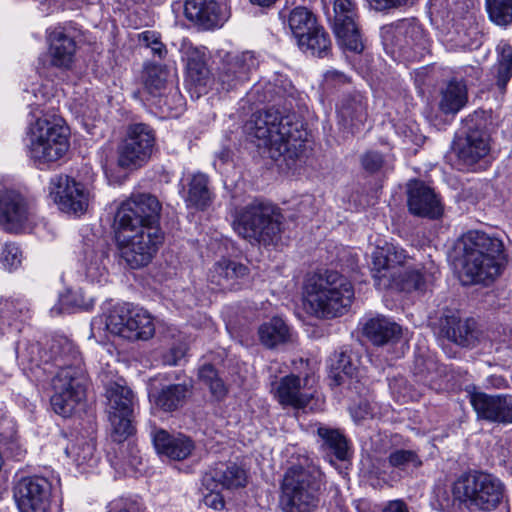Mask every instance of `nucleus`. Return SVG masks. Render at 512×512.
Returning a JSON list of instances; mask_svg holds the SVG:
<instances>
[{
  "label": "nucleus",
  "instance_id": "nucleus-33",
  "mask_svg": "<svg viewBox=\"0 0 512 512\" xmlns=\"http://www.w3.org/2000/svg\"><path fill=\"white\" fill-rule=\"evenodd\" d=\"M248 480L247 471L234 462L219 463L203 478V485L209 488V482L215 483V488L233 490L246 486Z\"/></svg>",
  "mask_w": 512,
  "mask_h": 512
},
{
  "label": "nucleus",
  "instance_id": "nucleus-10",
  "mask_svg": "<svg viewBox=\"0 0 512 512\" xmlns=\"http://www.w3.org/2000/svg\"><path fill=\"white\" fill-rule=\"evenodd\" d=\"M107 413L111 438L117 444L128 439V388L126 380L118 378L106 386Z\"/></svg>",
  "mask_w": 512,
  "mask_h": 512
},
{
  "label": "nucleus",
  "instance_id": "nucleus-56",
  "mask_svg": "<svg viewBox=\"0 0 512 512\" xmlns=\"http://www.w3.org/2000/svg\"><path fill=\"white\" fill-rule=\"evenodd\" d=\"M51 97V89L47 84H33L30 89H24L23 99L35 110L48 102Z\"/></svg>",
  "mask_w": 512,
  "mask_h": 512
},
{
  "label": "nucleus",
  "instance_id": "nucleus-50",
  "mask_svg": "<svg viewBox=\"0 0 512 512\" xmlns=\"http://www.w3.org/2000/svg\"><path fill=\"white\" fill-rule=\"evenodd\" d=\"M188 388L184 384L169 385L162 389L156 403L165 411L176 410L187 396Z\"/></svg>",
  "mask_w": 512,
  "mask_h": 512
},
{
  "label": "nucleus",
  "instance_id": "nucleus-2",
  "mask_svg": "<svg viewBox=\"0 0 512 512\" xmlns=\"http://www.w3.org/2000/svg\"><path fill=\"white\" fill-rule=\"evenodd\" d=\"M54 348L58 354L53 365L59 370L52 380L51 406L56 414L66 418L85 400L89 378L78 347L72 341L61 338Z\"/></svg>",
  "mask_w": 512,
  "mask_h": 512
},
{
  "label": "nucleus",
  "instance_id": "nucleus-21",
  "mask_svg": "<svg viewBox=\"0 0 512 512\" xmlns=\"http://www.w3.org/2000/svg\"><path fill=\"white\" fill-rule=\"evenodd\" d=\"M164 235L158 225H144L130 236V269L148 265L159 247Z\"/></svg>",
  "mask_w": 512,
  "mask_h": 512
},
{
  "label": "nucleus",
  "instance_id": "nucleus-13",
  "mask_svg": "<svg viewBox=\"0 0 512 512\" xmlns=\"http://www.w3.org/2000/svg\"><path fill=\"white\" fill-rule=\"evenodd\" d=\"M381 36L386 49L406 54L416 46L424 47L426 35L415 19H402L382 28Z\"/></svg>",
  "mask_w": 512,
  "mask_h": 512
},
{
  "label": "nucleus",
  "instance_id": "nucleus-45",
  "mask_svg": "<svg viewBox=\"0 0 512 512\" xmlns=\"http://www.w3.org/2000/svg\"><path fill=\"white\" fill-rule=\"evenodd\" d=\"M317 434L321 439L322 449L338 460H345L348 456V442L345 436L338 430L330 427L320 426Z\"/></svg>",
  "mask_w": 512,
  "mask_h": 512
},
{
  "label": "nucleus",
  "instance_id": "nucleus-28",
  "mask_svg": "<svg viewBox=\"0 0 512 512\" xmlns=\"http://www.w3.org/2000/svg\"><path fill=\"white\" fill-rule=\"evenodd\" d=\"M28 313L24 299L0 296V340L19 332Z\"/></svg>",
  "mask_w": 512,
  "mask_h": 512
},
{
  "label": "nucleus",
  "instance_id": "nucleus-63",
  "mask_svg": "<svg viewBox=\"0 0 512 512\" xmlns=\"http://www.w3.org/2000/svg\"><path fill=\"white\" fill-rule=\"evenodd\" d=\"M207 386L209 387L211 393L218 399L226 395L227 389L224 382L219 377H216L214 380L209 382Z\"/></svg>",
  "mask_w": 512,
  "mask_h": 512
},
{
  "label": "nucleus",
  "instance_id": "nucleus-51",
  "mask_svg": "<svg viewBox=\"0 0 512 512\" xmlns=\"http://www.w3.org/2000/svg\"><path fill=\"white\" fill-rule=\"evenodd\" d=\"M356 369L350 355L345 352L335 353L331 358V372L336 385L344 384L345 378H352Z\"/></svg>",
  "mask_w": 512,
  "mask_h": 512
},
{
  "label": "nucleus",
  "instance_id": "nucleus-19",
  "mask_svg": "<svg viewBox=\"0 0 512 512\" xmlns=\"http://www.w3.org/2000/svg\"><path fill=\"white\" fill-rule=\"evenodd\" d=\"M472 405L477 418L490 423H512V395H490L484 392L470 394Z\"/></svg>",
  "mask_w": 512,
  "mask_h": 512
},
{
  "label": "nucleus",
  "instance_id": "nucleus-11",
  "mask_svg": "<svg viewBox=\"0 0 512 512\" xmlns=\"http://www.w3.org/2000/svg\"><path fill=\"white\" fill-rule=\"evenodd\" d=\"M108 305L103 314L92 319L91 337L103 342L109 334L115 345L125 344L128 337V307L125 303Z\"/></svg>",
  "mask_w": 512,
  "mask_h": 512
},
{
  "label": "nucleus",
  "instance_id": "nucleus-29",
  "mask_svg": "<svg viewBox=\"0 0 512 512\" xmlns=\"http://www.w3.org/2000/svg\"><path fill=\"white\" fill-rule=\"evenodd\" d=\"M339 123L352 132L367 120V98L360 92L344 95L337 104Z\"/></svg>",
  "mask_w": 512,
  "mask_h": 512
},
{
  "label": "nucleus",
  "instance_id": "nucleus-22",
  "mask_svg": "<svg viewBox=\"0 0 512 512\" xmlns=\"http://www.w3.org/2000/svg\"><path fill=\"white\" fill-rule=\"evenodd\" d=\"M100 162L108 184L121 186L128 177V141H111L99 152Z\"/></svg>",
  "mask_w": 512,
  "mask_h": 512
},
{
  "label": "nucleus",
  "instance_id": "nucleus-47",
  "mask_svg": "<svg viewBox=\"0 0 512 512\" xmlns=\"http://www.w3.org/2000/svg\"><path fill=\"white\" fill-rule=\"evenodd\" d=\"M498 60L491 73L496 79V85L500 91H505L506 85L512 77V46L501 43L497 47Z\"/></svg>",
  "mask_w": 512,
  "mask_h": 512
},
{
  "label": "nucleus",
  "instance_id": "nucleus-52",
  "mask_svg": "<svg viewBox=\"0 0 512 512\" xmlns=\"http://www.w3.org/2000/svg\"><path fill=\"white\" fill-rule=\"evenodd\" d=\"M490 19L499 26L512 23V0H486Z\"/></svg>",
  "mask_w": 512,
  "mask_h": 512
},
{
  "label": "nucleus",
  "instance_id": "nucleus-38",
  "mask_svg": "<svg viewBox=\"0 0 512 512\" xmlns=\"http://www.w3.org/2000/svg\"><path fill=\"white\" fill-rule=\"evenodd\" d=\"M290 87V82L280 77H277L274 82L261 80L247 93V99L253 105L282 99Z\"/></svg>",
  "mask_w": 512,
  "mask_h": 512
},
{
  "label": "nucleus",
  "instance_id": "nucleus-25",
  "mask_svg": "<svg viewBox=\"0 0 512 512\" xmlns=\"http://www.w3.org/2000/svg\"><path fill=\"white\" fill-rule=\"evenodd\" d=\"M407 204L409 211L419 217L437 219L443 214V205L438 195L420 181L409 184Z\"/></svg>",
  "mask_w": 512,
  "mask_h": 512
},
{
  "label": "nucleus",
  "instance_id": "nucleus-24",
  "mask_svg": "<svg viewBox=\"0 0 512 512\" xmlns=\"http://www.w3.org/2000/svg\"><path fill=\"white\" fill-rule=\"evenodd\" d=\"M473 121L472 118L467 120L468 130L456 143L458 158L467 166L484 158L490 150L489 135Z\"/></svg>",
  "mask_w": 512,
  "mask_h": 512
},
{
  "label": "nucleus",
  "instance_id": "nucleus-35",
  "mask_svg": "<svg viewBox=\"0 0 512 512\" xmlns=\"http://www.w3.org/2000/svg\"><path fill=\"white\" fill-rule=\"evenodd\" d=\"M153 444L159 454L173 460L187 458L194 449L193 441L187 436L182 434L171 436L163 429L154 432Z\"/></svg>",
  "mask_w": 512,
  "mask_h": 512
},
{
  "label": "nucleus",
  "instance_id": "nucleus-27",
  "mask_svg": "<svg viewBox=\"0 0 512 512\" xmlns=\"http://www.w3.org/2000/svg\"><path fill=\"white\" fill-rule=\"evenodd\" d=\"M50 64L60 69L71 68L77 49L76 42L66 30L55 27L48 34Z\"/></svg>",
  "mask_w": 512,
  "mask_h": 512
},
{
  "label": "nucleus",
  "instance_id": "nucleus-55",
  "mask_svg": "<svg viewBox=\"0 0 512 512\" xmlns=\"http://www.w3.org/2000/svg\"><path fill=\"white\" fill-rule=\"evenodd\" d=\"M153 103L160 109L168 112H179L183 105L184 99L175 84H170L168 90L153 100Z\"/></svg>",
  "mask_w": 512,
  "mask_h": 512
},
{
  "label": "nucleus",
  "instance_id": "nucleus-30",
  "mask_svg": "<svg viewBox=\"0 0 512 512\" xmlns=\"http://www.w3.org/2000/svg\"><path fill=\"white\" fill-rule=\"evenodd\" d=\"M272 391L281 405L295 409L305 408L312 398L311 393L304 391L300 377L294 374L286 375L273 383Z\"/></svg>",
  "mask_w": 512,
  "mask_h": 512
},
{
  "label": "nucleus",
  "instance_id": "nucleus-14",
  "mask_svg": "<svg viewBox=\"0 0 512 512\" xmlns=\"http://www.w3.org/2000/svg\"><path fill=\"white\" fill-rule=\"evenodd\" d=\"M51 485L43 477H24L14 486V499L20 512H47Z\"/></svg>",
  "mask_w": 512,
  "mask_h": 512
},
{
  "label": "nucleus",
  "instance_id": "nucleus-46",
  "mask_svg": "<svg viewBox=\"0 0 512 512\" xmlns=\"http://www.w3.org/2000/svg\"><path fill=\"white\" fill-rule=\"evenodd\" d=\"M170 84H175L169 71L161 65H150L145 70V89L153 98L162 96Z\"/></svg>",
  "mask_w": 512,
  "mask_h": 512
},
{
  "label": "nucleus",
  "instance_id": "nucleus-41",
  "mask_svg": "<svg viewBox=\"0 0 512 512\" xmlns=\"http://www.w3.org/2000/svg\"><path fill=\"white\" fill-rule=\"evenodd\" d=\"M107 253L102 244L93 248H86L84 252L85 276L91 283L102 284L108 279V270L105 265Z\"/></svg>",
  "mask_w": 512,
  "mask_h": 512
},
{
  "label": "nucleus",
  "instance_id": "nucleus-36",
  "mask_svg": "<svg viewBox=\"0 0 512 512\" xmlns=\"http://www.w3.org/2000/svg\"><path fill=\"white\" fill-rule=\"evenodd\" d=\"M248 275V267L228 259H222L214 264L209 273L212 284L221 289H234L240 279Z\"/></svg>",
  "mask_w": 512,
  "mask_h": 512
},
{
  "label": "nucleus",
  "instance_id": "nucleus-12",
  "mask_svg": "<svg viewBox=\"0 0 512 512\" xmlns=\"http://www.w3.org/2000/svg\"><path fill=\"white\" fill-rule=\"evenodd\" d=\"M371 257L373 278L379 290L392 287L398 268L409 259L403 248L388 243L377 246Z\"/></svg>",
  "mask_w": 512,
  "mask_h": 512
},
{
  "label": "nucleus",
  "instance_id": "nucleus-58",
  "mask_svg": "<svg viewBox=\"0 0 512 512\" xmlns=\"http://www.w3.org/2000/svg\"><path fill=\"white\" fill-rule=\"evenodd\" d=\"M447 337L461 346H469L473 341V333L467 323L457 322V327H452L446 332Z\"/></svg>",
  "mask_w": 512,
  "mask_h": 512
},
{
  "label": "nucleus",
  "instance_id": "nucleus-9",
  "mask_svg": "<svg viewBox=\"0 0 512 512\" xmlns=\"http://www.w3.org/2000/svg\"><path fill=\"white\" fill-rule=\"evenodd\" d=\"M49 195L60 211L81 216L87 211L90 193L85 185L68 175H55L49 182Z\"/></svg>",
  "mask_w": 512,
  "mask_h": 512
},
{
  "label": "nucleus",
  "instance_id": "nucleus-15",
  "mask_svg": "<svg viewBox=\"0 0 512 512\" xmlns=\"http://www.w3.org/2000/svg\"><path fill=\"white\" fill-rule=\"evenodd\" d=\"M258 59L253 52L227 54L218 69L217 81L222 90L230 91L249 80L252 71L258 67Z\"/></svg>",
  "mask_w": 512,
  "mask_h": 512
},
{
  "label": "nucleus",
  "instance_id": "nucleus-23",
  "mask_svg": "<svg viewBox=\"0 0 512 512\" xmlns=\"http://www.w3.org/2000/svg\"><path fill=\"white\" fill-rule=\"evenodd\" d=\"M108 217L115 246L114 256L118 264L126 268L128 266V200L112 202L108 207Z\"/></svg>",
  "mask_w": 512,
  "mask_h": 512
},
{
  "label": "nucleus",
  "instance_id": "nucleus-7",
  "mask_svg": "<svg viewBox=\"0 0 512 512\" xmlns=\"http://www.w3.org/2000/svg\"><path fill=\"white\" fill-rule=\"evenodd\" d=\"M233 227L251 244L269 246L280 239L279 215L272 204L262 200H253L237 213Z\"/></svg>",
  "mask_w": 512,
  "mask_h": 512
},
{
  "label": "nucleus",
  "instance_id": "nucleus-42",
  "mask_svg": "<svg viewBox=\"0 0 512 512\" xmlns=\"http://www.w3.org/2000/svg\"><path fill=\"white\" fill-rule=\"evenodd\" d=\"M466 85L462 82L451 81L441 90L438 107L444 114H457L467 103Z\"/></svg>",
  "mask_w": 512,
  "mask_h": 512
},
{
  "label": "nucleus",
  "instance_id": "nucleus-43",
  "mask_svg": "<svg viewBox=\"0 0 512 512\" xmlns=\"http://www.w3.org/2000/svg\"><path fill=\"white\" fill-rule=\"evenodd\" d=\"M261 344L267 348H274L289 340L290 331L287 324L280 317H273L258 328Z\"/></svg>",
  "mask_w": 512,
  "mask_h": 512
},
{
  "label": "nucleus",
  "instance_id": "nucleus-39",
  "mask_svg": "<svg viewBox=\"0 0 512 512\" xmlns=\"http://www.w3.org/2000/svg\"><path fill=\"white\" fill-rule=\"evenodd\" d=\"M188 191L185 201L188 206L205 210L212 203V193L208 187L209 179L204 173L197 172L187 176Z\"/></svg>",
  "mask_w": 512,
  "mask_h": 512
},
{
  "label": "nucleus",
  "instance_id": "nucleus-44",
  "mask_svg": "<svg viewBox=\"0 0 512 512\" xmlns=\"http://www.w3.org/2000/svg\"><path fill=\"white\" fill-rule=\"evenodd\" d=\"M298 47L304 53L320 58L326 57L331 50V39L323 26H318L298 40Z\"/></svg>",
  "mask_w": 512,
  "mask_h": 512
},
{
  "label": "nucleus",
  "instance_id": "nucleus-6",
  "mask_svg": "<svg viewBox=\"0 0 512 512\" xmlns=\"http://www.w3.org/2000/svg\"><path fill=\"white\" fill-rule=\"evenodd\" d=\"M452 494L466 508L488 512L501 504L505 496V485L493 474L470 470L455 480Z\"/></svg>",
  "mask_w": 512,
  "mask_h": 512
},
{
  "label": "nucleus",
  "instance_id": "nucleus-54",
  "mask_svg": "<svg viewBox=\"0 0 512 512\" xmlns=\"http://www.w3.org/2000/svg\"><path fill=\"white\" fill-rule=\"evenodd\" d=\"M389 463L392 467L400 470H413L422 465L419 456L412 450L397 449L390 453Z\"/></svg>",
  "mask_w": 512,
  "mask_h": 512
},
{
  "label": "nucleus",
  "instance_id": "nucleus-3",
  "mask_svg": "<svg viewBox=\"0 0 512 512\" xmlns=\"http://www.w3.org/2000/svg\"><path fill=\"white\" fill-rule=\"evenodd\" d=\"M461 252L464 284L493 280L501 272L504 259L503 242L477 230L468 231L457 242Z\"/></svg>",
  "mask_w": 512,
  "mask_h": 512
},
{
  "label": "nucleus",
  "instance_id": "nucleus-62",
  "mask_svg": "<svg viewBox=\"0 0 512 512\" xmlns=\"http://www.w3.org/2000/svg\"><path fill=\"white\" fill-rule=\"evenodd\" d=\"M186 355L185 346H177L170 349V351L164 356V363L170 366L180 365V362Z\"/></svg>",
  "mask_w": 512,
  "mask_h": 512
},
{
  "label": "nucleus",
  "instance_id": "nucleus-8",
  "mask_svg": "<svg viewBox=\"0 0 512 512\" xmlns=\"http://www.w3.org/2000/svg\"><path fill=\"white\" fill-rule=\"evenodd\" d=\"M30 126L29 155L38 163L55 162L62 158L69 149L68 128L61 118L37 117Z\"/></svg>",
  "mask_w": 512,
  "mask_h": 512
},
{
  "label": "nucleus",
  "instance_id": "nucleus-32",
  "mask_svg": "<svg viewBox=\"0 0 512 512\" xmlns=\"http://www.w3.org/2000/svg\"><path fill=\"white\" fill-rule=\"evenodd\" d=\"M439 275V270L434 263L414 267L407 270L403 275L395 277L391 288L395 287L401 291L425 292L429 290Z\"/></svg>",
  "mask_w": 512,
  "mask_h": 512
},
{
  "label": "nucleus",
  "instance_id": "nucleus-31",
  "mask_svg": "<svg viewBox=\"0 0 512 512\" xmlns=\"http://www.w3.org/2000/svg\"><path fill=\"white\" fill-rule=\"evenodd\" d=\"M154 143L155 136L147 125H130V170L138 169L149 161Z\"/></svg>",
  "mask_w": 512,
  "mask_h": 512
},
{
  "label": "nucleus",
  "instance_id": "nucleus-17",
  "mask_svg": "<svg viewBox=\"0 0 512 512\" xmlns=\"http://www.w3.org/2000/svg\"><path fill=\"white\" fill-rule=\"evenodd\" d=\"M258 59L253 52L227 54L218 69L217 81L222 90L230 91L249 80L252 71L258 67Z\"/></svg>",
  "mask_w": 512,
  "mask_h": 512
},
{
  "label": "nucleus",
  "instance_id": "nucleus-61",
  "mask_svg": "<svg viewBox=\"0 0 512 512\" xmlns=\"http://www.w3.org/2000/svg\"><path fill=\"white\" fill-rule=\"evenodd\" d=\"M210 493L204 496V503L208 507H211L215 510L222 509L224 507V500L222 496L216 492L215 483L209 482V488L206 486Z\"/></svg>",
  "mask_w": 512,
  "mask_h": 512
},
{
  "label": "nucleus",
  "instance_id": "nucleus-48",
  "mask_svg": "<svg viewBox=\"0 0 512 512\" xmlns=\"http://www.w3.org/2000/svg\"><path fill=\"white\" fill-rule=\"evenodd\" d=\"M154 332L155 326L151 315L143 308H130V340H148Z\"/></svg>",
  "mask_w": 512,
  "mask_h": 512
},
{
  "label": "nucleus",
  "instance_id": "nucleus-18",
  "mask_svg": "<svg viewBox=\"0 0 512 512\" xmlns=\"http://www.w3.org/2000/svg\"><path fill=\"white\" fill-rule=\"evenodd\" d=\"M334 32L341 44L350 51L360 53L363 43L356 22L357 12L353 0H334Z\"/></svg>",
  "mask_w": 512,
  "mask_h": 512
},
{
  "label": "nucleus",
  "instance_id": "nucleus-64",
  "mask_svg": "<svg viewBox=\"0 0 512 512\" xmlns=\"http://www.w3.org/2000/svg\"><path fill=\"white\" fill-rule=\"evenodd\" d=\"M382 512H409L407 504L400 499L389 501Z\"/></svg>",
  "mask_w": 512,
  "mask_h": 512
},
{
  "label": "nucleus",
  "instance_id": "nucleus-4",
  "mask_svg": "<svg viewBox=\"0 0 512 512\" xmlns=\"http://www.w3.org/2000/svg\"><path fill=\"white\" fill-rule=\"evenodd\" d=\"M354 299L352 283L336 271L311 275L304 286V303L318 318H335L348 311Z\"/></svg>",
  "mask_w": 512,
  "mask_h": 512
},
{
  "label": "nucleus",
  "instance_id": "nucleus-57",
  "mask_svg": "<svg viewBox=\"0 0 512 512\" xmlns=\"http://www.w3.org/2000/svg\"><path fill=\"white\" fill-rule=\"evenodd\" d=\"M94 451L95 446L92 442L89 441H81L77 444H72L65 449L67 456L72 458V460L78 466L87 464L92 461L94 457Z\"/></svg>",
  "mask_w": 512,
  "mask_h": 512
},
{
  "label": "nucleus",
  "instance_id": "nucleus-5",
  "mask_svg": "<svg viewBox=\"0 0 512 512\" xmlns=\"http://www.w3.org/2000/svg\"><path fill=\"white\" fill-rule=\"evenodd\" d=\"M325 489L324 475L316 465L290 467L281 484V505L285 512H312Z\"/></svg>",
  "mask_w": 512,
  "mask_h": 512
},
{
  "label": "nucleus",
  "instance_id": "nucleus-60",
  "mask_svg": "<svg viewBox=\"0 0 512 512\" xmlns=\"http://www.w3.org/2000/svg\"><path fill=\"white\" fill-rule=\"evenodd\" d=\"M362 165L365 170L376 172L383 165V156L378 152L369 151L363 155Z\"/></svg>",
  "mask_w": 512,
  "mask_h": 512
},
{
  "label": "nucleus",
  "instance_id": "nucleus-59",
  "mask_svg": "<svg viewBox=\"0 0 512 512\" xmlns=\"http://www.w3.org/2000/svg\"><path fill=\"white\" fill-rule=\"evenodd\" d=\"M139 43L147 48H151L152 52L160 58L166 53L163 43L159 40L154 31H144L137 35Z\"/></svg>",
  "mask_w": 512,
  "mask_h": 512
},
{
  "label": "nucleus",
  "instance_id": "nucleus-16",
  "mask_svg": "<svg viewBox=\"0 0 512 512\" xmlns=\"http://www.w3.org/2000/svg\"><path fill=\"white\" fill-rule=\"evenodd\" d=\"M258 59L253 52L227 54L218 69L217 81L222 90L230 91L249 80L252 71L258 67Z\"/></svg>",
  "mask_w": 512,
  "mask_h": 512
},
{
  "label": "nucleus",
  "instance_id": "nucleus-49",
  "mask_svg": "<svg viewBox=\"0 0 512 512\" xmlns=\"http://www.w3.org/2000/svg\"><path fill=\"white\" fill-rule=\"evenodd\" d=\"M288 25L297 41L310 30L320 26L314 14L305 7H296L290 12Z\"/></svg>",
  "mask_w": 512,
  "mask_h": 512
},
{
  "label": "nucleus",
  "instance_id": "nucleus-37",
  "mask_svg": "<svg viewBox=\"0 0 512 512\" xmlns=\"http://www.w3.org/2000/svg\"><path fill=\"white\" fill-rule=\"evenodd\" d=\"M186 61L187 81L195 87H206L210 81V70L207 66V55L204 49L186 47L184 50Z\"/></svg>",
  "mask_w": 512,
  "mask_h": 512
},
{
  "label": "nucleus",
  "instance_id": "nucleus-34",
  "mask_svg": "<svg viewBox=\"0 0 512 512\" xmlns=\"http://www.w3.org/2000/svg\"><path fill=\"white\" fill-rule=\"evenodd\" d=\"M162 206L156 196L149 193H132L130 195V227L135 223L140 226L158 225Z\"/></svg>",
  "mask_w": 512,
  "mask_h": 512
},
{
  "label": "nucleus",
  "instance_id": "nucleus-40",
  "mask_svg": "<svg viewBox=\"0 0 512 512\" xmlns=\"http://www.w3.org/2000/svg\"><path fill=\"white\" fill-rule=\"evenodd\" d=\"M364 335L375 345H384L400 335L401 328L384 316L367 320L363 328Z\"/></svg>",
  "mask_w": 512,
  "mask_h": 512
},
{
  "label": "nucleus",
  "instance_id": "nucleus-53",
  "mask_svg": "<svg viewBox=\"0 0 512 512\" xmlns=\"http://www.w3.org/2000/svg\"><path fill=\"white\" fill-rule=\"evenodd\" d=\"M24 256L21 247L14 243H5L0 252V263L3 269L12 272L21 267Z\"/></svg>",
  "mask_w": 512,
  "mask_h": 512
},
{
  "label": "nucleus",
  "instance_id": "nucleus-20",
  "mask_svg": "<svg viewBox=\"0 0 512 512\" xmlns=\"http://www.w3.org/2000/svg\"><path fill=\"white\" fill-rule=\"evenodd\" d=\"M184 13L204 29L218 28L230 17L229 0H186Z\"/></svg>",
  "mask_w": 512,
  "mask_h": 512
},
{
  "label": "nucleus",
  "instance_id": "nucleus-1",
  "mask_svg": "<svg viewBox=\"0 0 512 512\" xmlns=\"http://www.w3.org/2000/svg\"><path fill=\"white\" fill-rule=\"evenodd\" d=\"M245 131L259 149L289 169L305 157L307 132L296 115L285 108L272 106L255 112Z\"/></svg>",
  "mask_w": 512,
  "mask_h": 512
},
{
  "label": "nucleus",
  "instance_id": "nucleus-26",
  "mask_svg": "<svg viewBox=\"0 0 512 512\" xmlns=\"http://www.w3.org/2000/svg\"><path fill=\"white\" fill-rule=\"evenodd\" d=\"M60 339L55 340L50 348V353L42 352L38 342L31 341L29 339L20 340L16 346V357L20 366L24 370H30L31 372L37 369H42L44 373H52L49 367L54 364V358L58 354L57 348L53 346L57 345Z\"/></svg>",
  "mask_w": 512,
  "mask_h": 512
}]
</instances>
